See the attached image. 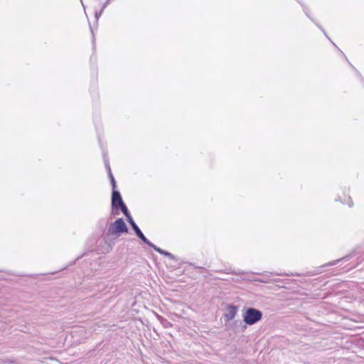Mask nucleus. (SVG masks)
Here are the masks:
<instances>
[{"label":"nucleus","instance_id":"f257e3e1","mask_svg":"<svg viewBox=\"0 0 364 364\" xmlns=\"http://www.w3.org/2000/svg\"><path fill=\"white\" fill-rule=\"evenodd\" d=\"M128 231L127 227L122 218H118L113 223H112L108 229V232L112 235L119 236L121 234L127 233Z\"/></svg>","mask_w":364,"mask_h":364},{"label":"nucleus","instance_id":"f03ea898","mask_svg":"<svg viewBox=\"0 0 364 364\" xmlns=\"http://www.w3.org/2000/svg\"><path fill=\"white\" fill-rule=\"evenodd\" d=\"M262 316V314L260 311L250 308L246 310L244 314L243 318L244 321L249 325H252L259 321Z\"/></svg>","mask_w":364,"mask_h":364},{"label":"nucleus","instance_id":"7ed1b4c3","mask_svg":"<svg viewBox=\"0 0 364 364\" xmlns=\"http://www.w3.org/2000/svg\"><path fill=\"white\" fill-rule=\"evenodd\" d=\"M129 223H130V225H132L133 230H134V232H136V235L141 239L145 243H146L147 245H149V246L152 247L155 250H156L157 252H160V253H162V251L159 249V248H157L156 246H154L153 244L150 243L149 241L146 239V237L144 236V235L142 233V232L140 230V229L139 228V227L136 225V223H134V221L133 220L132 218H129Z\"/></svg>","mask_w":364,"mask_h":364},{"label":"nucleus","instance_id":"20e7f679","mask_svg":"<svg viewBox=\"0 0 364 364\" xmlns=\"http://www.w3.org/2000/svg\"><path fill=\"white\" fill-rule=\"evenodd\" d=\"M237 312V308L233 305H229L227 307L226 313L224 316L228 320H232L235 318L236 314Z\"/></svg>","mask_w":364,"mask_h":364},{"label":"nucleus","instance_id":"39448f33","mask_svg":"<svg viewBox=\"0 0 364 364\" xmlns=\"http://www.w3.org/2000/svg\"><path fill=\"white\" fill-rule=\"evenodd\" d=\"M123 200L122 199L121 195L118 191H113L112 196V206L117 207L120 205H122Z\"/></svg>","mask_w":364,"mask_h":364},{"label":"nucleus","instance_id":"423d86ee","mask_svg":"<svg viewBox=\"0 0 364 364\" xmlns=\"http://www.w3.org/2000/svg\"><path fill=\"white\" fill-rule=\"evenodd\" d=\"M122 211V213L125 215V216L127 218V220H129V218H132L131 215L129 213L128 209L124 203L122 205H119Z\"/></svg>","mask_w":364,"mask_h":364},{"label":"nucleus","instance_id":"0eeeda50","mask_svg":"<svg viewBox=\"0 0 364 364\" xmlns=\"http://www.w3.org/2000/svg\"><path fill=\"white\" fill-rule=\"evenodd\" d=\"M109 176H110V180L112 182V188L114 191V189L116 188V182H115L114 178L111 173H109Z\"/></svg>","mask_w":364,"mask_h":364}]
</instances>
